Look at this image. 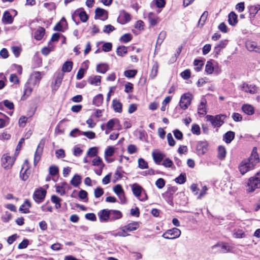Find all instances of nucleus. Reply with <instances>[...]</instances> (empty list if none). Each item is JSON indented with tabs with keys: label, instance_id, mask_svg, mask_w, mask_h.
<instances>
[{
	"label": "nucleus",
	"instance_id": "1",
	"mask_svg": "<svg viewBox=\"0 0 260 260\" xmlns=\"http://www.w3.org/2000/svg\"><path fill=\"white\" fill-rule=\"evenodd\" d=\"M246 187L247 193L253 192L256 189L260 188V172L248 179Z\"/></svg>",
	"mask_w": 260,
	"mask_h": 260
},
{
	"label": "nucleus",
	"instance_id": "2",
	"mask_svg": "<svg viewBox=\"0 0 260 260\" xmlns=\"http://www.w3.org/2000/svg\"><path fill=\"white\" fill-rule=\"evenodd\" d=\"M226 118L225 114H218L215 116L207 115L206 119L207 121H209L213 127H220L224 123Z\"/></svg>",
	"mask_w": 260,
	"mask_h": 260
},
{
	"label": "nucleus",
	"instance_id": "3",
	"mask_svg": "<svg viewBox=\"0 0 260 260\" xmlns=\"http://www.w3.org/2000/svg\"><path fill=\"white\" fill-rule=\"evenodd\" d=\"M78 17L80 18V20L82 22H86L89 18L88 15L84 10L83 8H80L75 10L72 15V18L76 24L79 23V22L76 20V18Z\"/></svg>",
	"mask_w": 260,
	"mask_h": 260
},
{
	"label": "nucleus",
	"instance_id": "4",
	"mask_svg": "<svg viewBox=\"0 0 260 260\" xmlns=\"http://www.w3.org/2000/svg\"><path fill=\"white\" fill-rule=\"evenodd\" d=\"M192 99V94L189 92L182 95L179 102V106L182 110H186L190 105Z\"/></svg>",
	"mask_w": 260,
	"mask_h": 260
},
{
	"label": "nucleus",
	"instance_id": "5",
	"mask_svg": "<svg viewBox=\"0 0 260 260\" xmlns=\"http://www.w3.org/2000/svg\"><path fill=\"white\" fill-rule=\"evenodd\" d=\"M254 167L247 159H244L240 163L238 169L241 174L244 175L248 171L253 170Z\"/></svg>",
	"mask_w": 260,
	"mask_h": 260
},
{
	"label": "nucleus",
	"instance_id": "6",
	"mask_svg": "<svg viewBox=\"0 0 260 260\" xmlns=\"http://www.w3.org/2000/svg\"><path fill=\"white\" fill-rule=\"evenodd\" d=\"M16 158L9 156L7 153L3 155L1 158L2 166L5 169H11L14 164Z\"/></svg>",
	"mask_w": 260,
	"mask_h": 260
},
{
	"label": "nucleus",
	"instance_id": "7",
	"mask_svg": "<svg viewBox=\"0 0 260 260\" xmlns=\"http://www.w3.org/2000/svg\"><path fill=\"white\" fill-rule=\"evenodd\" d=\"M47 194V191L42 187L35 190L32 198L37 204H40L44 200Z\"/></svg>",
	"mask_w": 260,
	"mask_h": 260
},
{
	"label": "nucleus",
	"instance_id": "8",
	"mask_svg": "<svg viewBox=\"0 0 260 260\" xmlns=\"http://www.w3.org/2000/svg\"><path fill=\"white\" fill-rule=\"evenodd\" d=\"M181 235V231L176 228L167 230L162 235V237L166 239H175Z\"/></svg>",
	"mask_w": 260,
	"mask_h": 260
},
{
	"label": "nucleus",
	"instance_id": "9",
	"mask_svg": "<svg viewBox=\"0 0 260 260\" xmlns=\"http://www.w3.org/2000/svg\"><path fill=\"white\" fill-rule=\"evenodd\" d=\"M209 144L207 141H200L197 142L196 151L199 155H203L208 151Z\"/></svg>",
	"mask_w": 260,
	"mask_h": 260
},
{
	"label": "nucleus",
	"instance_id": "10",
	"mask_svg": "<svg viewBox=\"0 0 260 260\" xmlns=\"http://www.w3.org/2000/svg\"><path fill=\"white\" fill-rule=\"evenodd\" d=\"M140 222L133 221L127 224L121 226L120 229L123 233H127L137 230L140 228Z\"/></svg>",
	"mask_w": 260,
	"mask_h": 260
},
{
	"label": "nucleus",
	"instance_id": "11",
	"mask_svg": "<svg viewBox=\"0 0 260 260\" xmlns=\"http://www.w3.org/2000/svg\"><path fill=\"white\" fill-rule=\"evenodd\" d=\"M45 142L44 141L41 140L39 143L34 156V165L35 166L40 160L41 156L43 153Z\"/></svg>",
	"mask_w": 260,
	"mask_h": 260
},
{
	"label": "nucleus",
	"instance_id": "12",
	"mask_svg": "<svg viewBox=\"0 0 260 260\" xmlns=\"http://www.w3.org/2000/svg\"><path fill=\"white\" fill-rule=\"evenodd\" d=\"M101 222H107L110 220V213L109 209H105L100 211L98 213Z\"/></svg>",
	"mask_w": 260,
	"mask_h": 260
},
{
	"label": "nucleus",
	"instance_id": "13",
	"mask_svg": "<svg viewBox=\"0 0 260 260\" xmlns=\"http://www.w3.org/2000/svg\"><path fill=\"white\" fill-rule=\"evenodd\" d=\"M250 163L255 167L259 162L258 154L257 152L256 147H254L252 150L250 157L247 159Z\"/></svg>",
	"mask_w": 260,
	"mask_h": 260
},
{
	"label": "nucleus",
	"instance_id": "14",
	"mask_svg": "<svg viewBox=\"0 0 260 260\" xmlns=\"http://www.w3.org/2000/svg\"><path fill=\"white\" fill-rule=\"evenodd\" d=\"M241 88L242 90L250 94H255L257 92V87L254 84H248L244 82L242 85Z\"/></svg>",
	"mask_w": 260,
	"mask_h": 260
},
{
	"label": "nucleus",
	"instance_id": "15",
	"mask_svg": "<svg viewBox=\"0 0 260 260\" xmlns=\"http://www.w3.org/2000/svg\"><path fill=\"white\" fill-rule=\"evenodd\" d=\"M2 21L5 24H11L14 22V18L8 11H5L3 14Z\"/></svg>",
	"mask_w": 260,
	"mask_h": 260
},
{
	"label": "nucleus",
	"instance_id": "16",
	"mask_svg": "<svg viewBox=\"0 0 260 260\" xmlns=\"http://www.w3.org/2000/svg\"><path fill=\"white\" fill-rule=\"evenodd\" d=\"M132 190L133 194L140 198V197L143 194V187L137 183H134L132 185Z\"/></svg>",
	"mask_w": 260,
	"mask_h": 260
},
{
	"label": "nucleus",
	"instance_id": "17",
	"mask_svg": "<svg viewBox=\"0 0 260 260\" xmlns=\"http://www.w3.org/2000/svg\"><path fill=\"white\" fill-rule=\"evenodd\" d=\"M31 207V204L28 199H25L23 204L20 206L19 211L22 213H29V208Z\"/></svg>",
	"mask_w": 260,
	"mask_h": 260
},
{
	"label": "nucleus",
	"instance_id": "18",
	"mask_svg": "<svg viewBox=\"0 0 260 260\" xmlns=\"http://www.w3.org/2000/svg\"><path fill=\"white\" fill-rule=\"evenodd\" d=\"M109 211L110 213V221H114L116 220L120 219L123 216V214H122V212L119 210H109Z\"/></svg>",
	"mask_w": 260,
	"mask_h": 260
},
{
	"label": "nucleus",
	"instance_id": "19",
	"mask_svg": "<svg viewBox=\"0 0 260 260\" xmlns=\"http://www.w3.org/2000/svg\"><path fill=\"white\" fill-rule=\"evenodd\" d=\"M131 20V16L130 14L125 11H123L120 15L119 22L122 24H124Z\"/></svg>",
	"mask_w": 260,
	"mask_h": 260
},
{
	"label": "nucleus",
	"instance_id": "20",
	"mask_svg": "<svg viewBox=\"0 0 260 260\" xmlns=\"http://www.w3.org/2000/svg\"><path fill=\"white\" fill-rule=\"evenodd\" d=\"M122 104L119 100H113L112 107L115 112L121 113L122 112Z\"/></svg>",
	"mask_w": 260,
	"mask_h": 260
},
{
	"label": "nucleus",
	"instance_id": "21",
	"mask_svg": "<svg viewBox=\"0 0 260 260\" xmlns=\"http://www.w3.org/2000/svg\"><path fill=\"white\" fill-rule=\"evenodd\" d=\"M235 133L233 131H228L223 136V140L226 143H230L235 138Z\"/></svg>",
	"mask_w": 260,
	"mask_h": 260
},
{
	"label": "nucleus",
	"instance_id": "22",
	"mask_svg": "<svg viewBox=\"0 0 260 260\" xmlns=\"http://www.w3.org/2000/svg\"><path fill=\"white\" fill-rule=\"evenodd\" d=\"M45 33V29L43 27H39L34 32V38L40 41L43 38Z\"/></svg>",
	"mask_w": 260,
	"mask_h": 260
},
{
	"label": "nucleus",
	"instance_id": "23",
	"mask_svg": "<svg viewBox=\"0 0 260 260\" xmlns=\"http://www.w3.org/2000/svg\"><path fill=\"white\" fill-rule=\"evenodd\" d=\"M228 22L232 25L235 26L238 23V16L234 12H231L228 16Z\"/></svg>",
	"mask_w": 260,
	"mask_h": 260
},
{
	"label": "nucleus",
	"instance_id": "24",
	"mask_svg": "<svg viewBox=\"0 0 260 260\" xmlns=\"http://www.w3.org/2000/svg\"><path fill=\"white\" fill-rule=\"evenodd\" d=\"M87 81L91 85L99 86L101 83V76H95L94 77H90L88 78Z\"/></svg>",
	"mask_w": 260,
	"mask_h": 260
},
{
	"label": "nucleus",
	"instance_id": "25",
	"mask_svg": "<svg viewBox=\"0 0 260 260\" xmlns=\"http://www.w3.org/2000/svg\"><path fill=\"white\" fill-rule=\"evenodd\" d=\"M148 20L150 25L152 26H154L157 24L159 18L157 16H154L153 13L150 12L148 14Z\"/></svg>",
	"mask_w": 260,
	"mask_h": 260
},
{
	"label": "nucleus",
	"instance_id": "26",
	"mask_svg": "<svg viewBox=\"0 0 260 260\" xmlns=\"http://www.w3.org/2000/svg\"><path fill=\"white\" fill-rule=\"evenodd\" d=\"M206 101L203 100L201 101L198 107V114L200 115H205L207 113L206 110Z\"/></svg>",
	"mask_w": 260,
	"mask_h": 260
},
{
	"label": "nucleus",
	"instance_id": "27",
	"mask_svg": "<svg viewBox=\"0 0 260 260\" xmlns=\"http://www.w3.org/2000/svg\"><path fill=\"white\" fill-rule=\"evenodd\" d=\"M177 188L172 187L169 189V190L166 192L165 196H168V199H167V201L170 205H173V194L176 191Z\"/></svg>",
	"mask_w": 260,
	"mask_h": 260
},
{
	"label": "nucleus",
	"instance_id": "28",
	"mask_svg": "<svg viewBox=\"0 0 260 260\" xmlns=\"http://www.w3.org/2000/svg\"><path fill=\"white\" fill-rule=\"evenodd\" d=\"M106 14L105 19H102V20L106 19L108 18L107 12L106 10L101 8H97L95 10V19L101 18L104 16L105 14Z\"/></svg>",
	"mask_w": 260,
	"mask_h": 260
},
{
	"label": "nucleus",
	"instance_id": "29",
	"mask_svg": "<svg viewBox=\"0 0 260 260\" xmlns=\"http://www.w3.org/2000/svg\"><path fill=\"white\" fill-rule=\"evenodd\" d=\"M158 70V63L155 61L152 67L151 71L149 75V77L151 79H154L157 75Z\"/></svg>",
	"mask_w": 260,
	"mask_h": 260
},
{
	"label": "nucleus",
	"instance_id": "30",
	"mask_svg": "<svg viewBox=\"0 0 260 260\" xmlns=\"http://www.w3.org/2000/svg\"><path fill=\"white\" fill-rule=\"evenodd\" d=\"M242 110L245 114L249 115H251L254 113V108L250 105H243L242 107Z\"/></svg>",
	"mask_w": 260,
	"mask_h": 260
},
{
	"label": "nucleus",
	"instance_id": "31",
	"mask_svg": "<svg viewBox=\"0 0 260 260\" xmlns=\"http://www.w3.org/2000/svg\"><path fill=\"white\" fill-rule=\"evenodd\" d=\"M103 100L104 98L103 94L101 93L98 94L93 98L92 104L95 106L99 107L102 104Z\"/></svg>",
	"mask_w": 260,
	"mask_h": 260
},
{
	"label": "nucleus",
	"instance_id": "32",
	"mask_svg": "<svg viewBox=\"0 0 260 260\" xmlns=\"http://www.w3.org/2000/svg\"><path fill=\"white\" fill-rule=\"evenodd\" d=\"M73 62L72 61H66L62 66V71L63 73L70 72L72 71Z\"/></svg>",
	"mask_w": 260,
	"mask_h": 260
},
{
	"label": "nucleus",
	"instance_id": "33",
	"mask_svg": "<svg viewBox=\"0 0 260 260\" xmlns=\"http://www.w3.org/2000/svg\"><path fill=\"white\" fill-rule=\"evenodd\" d=\"M152 155L153 160L156 164H159L165 157V155L160 152H153Z\"/></svg>",
	"mask_w": 260,
	"mask_h": 260
},
{
	"label": "nucleus",
	"instance_id": "34",
	"mask_svg": "<svg viewBox=\"0 0 260 260\" xmlns=\"http://www.w3.org/2000/svg\"><path fill=\"white\" fill-rule=\"evenodd\" d=\"M109 69V66L107 63H100L97 65L96 70L97 72L105 74Z\"/></svg>",
	"mask_w": 260,
	"mask_h": 260
},
{
	"label": "nucleus",
	"instance_id": "35",
	"mask_svg": "<svg viewBox=\"0 0 260 260\" xmlns=\"http://www.w3.org/2000/svg\"><path fill=\"white\" fill-rule=\"evenodd\" d=\"M51 202L55 204V208L56 209H58L61 208V203L60 202L62 201V199L56 195H52L51 197Z\"/></svg>",
	"mask_w": 260,
	"mask_h": 260
},
{
	"label": "nucleus",
	"instance_id": "36",
	"mask_svg": "<svg viewBox=\"0 0 260 260\" xmlns=\"http://www.w3.org/2000/svg\"><path fill=\"white\" fill-rule=\"evenodd\" d=\"M32 91V88L29 86L28 84H25L24 87L23 95L22 96V99H26L28 96H29Z\"/></svg>",
	"mask_w": 260,
	"mask_h": 260
},
{
	"label": "nucleus",
	"instance_id": "37",
	"mask_svg": "<svg viewBox=\"0 0 260 260\" xmlns=\"http://www.w3.org/2000/svg\"><path fill=\"white\" fill-rule=\"evenodd\" d=\"M81 183V177L77 174L74 176L70 183L75 187L78 186Z\"/></svg>",
	"mask_w": 260,
	"mask_h": 260
},
{
	"label": "nucleus",
	"instance_id": "38",
	"mask_svg": "<svg viewBox=\"0 0 260 260\" xmlns=\"http://www.w3.org/2000/svg\"><path fill=\"white\" fill-rule=\"evenodd\" d=\"M212 61L213 60L212 59L207 61L205 66V72L208 74H211L214 72V67Z\"/></svg>",
	"mask_w": 260,
	"mask_h": 260
},
{
	"label": "nucleus",
	"instance_id": "39",
	"mask_svg": "<svg viewBox=\"0 0 260 260\" xmlns=\"http://www.w3.org/2000/svg\"><path fill=\"white\" fill-rule=\"evenodd\" d=\"M120 124L119 120L117 118H113L110 119L107 123L106 126L108 129L111 130L113 129L115 124Z\"/></svg>",
	"mask_w": 260,
	"mask_h": 260
},
{
	"label": "nucleus",
	"instance_id": "40",
	"mask_svg": "<svg viewBox=\"0 0 260 260\" xmlns=\"http://www.w3.org/2000/svg\"><path fill=\"white\" fill-rule=\"evenodd\" d=\"M218 157L220 159H222L225 157L226 151L225 148L223 146H219L218 148Z\"/></svg>",
	"mask_w": 260,
	"mask_h": 260
},
{
	"label": "nucleus",
	"instance_id": "41",
	"mask_svg": "<svg viewBox=\"0 0 260 260\" xmlns=\"http://www.w3.org/2000/svg\"><path fill=\"white\" fill-rule=\"evenodd\" d=\"M127 52V48L124 46H119L116 49V53L118 56H123Z\"/></svg>",
	"mask_w": 260,
	"mask_h": 260
},
{
	"label": "nucleus",
	"instance_id": "42",
	"mask_svg": "<svg viewBox=\"0 0 260 260\" xmlns=\"http://www.w3.org/2000/svg\"><path fill=\"white\" fill-rule=\"evenodd\" d=\"M93 166H99L100 167H104L105 164L103 163L102 158L100 156H96L92 161Z\"/></svg>",
	"mask_w": 260,
	"mask_h": 260
},
{
	"label": "nucleus",
	"instance_id": "43",
	"mask_svg": "<svg viewBox=\"0 0 260 260\" xmlns=\"http://www.w3.org/2000/svg\"><path fill=\"white\" fill-rule=\"evenodd\" d=\"M208 15V12L207 11H204L203 12V13L202 14V16H201L200 19H199V22H198L199 26L200 25L201 27H202L204 25V24L206 21V19L207 18Z\"/></svg>",
	"mask_w": 260,
	"mask_h": 260
},
{
	"label": "nucleus",
	"instance_id": "44",
	"mask_svg": "<svg viewBox=\"0 0 260 260\" xmlns=\"http://www.w3.org/2000/svg\"><path fill=\"white\" fill-rule=\"evenodd\" d=\"M175 182L177 183L182 184L184 183L186 181V177L185 173H181L180 175L175 178Z\"/></svg>",
	"mask_w": 260,
	"mask_h": 260
},
{
	"label": "nucleus",
	"instance_id": "45",
	"mask_svg": "<svg viewBox=\"0 0 260 260\" xmlns=\"http://www.w3.org/2000/svg\"><path fill=\"white\" fill-rule=\"evenodd\" d=\"M138 167L141 169H145L148 168V162L143 158H139L138 160Z\"/></svg>",
	"mask_w": 260,
	"mask_h": 260
},
{
	"label": "nucleus",
	"instance_id": "46",
	"mask_svg": "<svg viewBox=\"0 0 260 260\" xmlns=\"http://www.w3.org/2000/svg\"><path fill=\"white\" fill-rule=\"evenodd\" d=\"M137 73V70H126L124 72V75L128 78L134 77Z\"/></svg>",
	"mask_w": 260,
	"mask_h": 260
},
{
	"label": "nucleus",
	"instance_id": "47",
	"mask_svg": "<svg viewBox=\"0 0 260 260\" xmlns=\"http://www.w3.org/2000/svg\"><path fill=\"white\" fill-rule=\"evenodd\" d=\"M193 64L197 67L195 68V70L197 72L200 71L204 65V62L202 60L200 59H195L193 61Z\"/></svg>",
	"mask_w": 260,
	"mask_h": 260
},
{
	"label": "nucleus",
	"instance_id": "48",
	"mask_svg": "<svg viewBox=\"0 0 260 260\" xmlns=\"http://www.w3.org/2000/svg\"><path fill=\"white\" fill-rule=\"evenodd\" d=\"M233 235L235 238L238 239L244 238L245 236L244 231L241 229L235 230Z\"/></svg>",
	"mask_w": 260,
	"mask_h": 260
},
{
	"label": "nucleus",
	"instance_id": "49",
	"mask_svg": "<svg viewBox=\"0 0 260 260\" xmlns=\"http://www.w3.org/2000/svg\"><path fill=\"white\" fill-rule=\"evenodd\" d=\"M31 76H32L35 79V82L38 83H39L42 78V73L39 71L34 72L31 74Z\"/></svg>",
	"mask_w": 260,
	"mask_h": 260
},
{
	"label": "nucleus",
	"instance_id": "50",
	"mask_svg": "<svg viewBox=\"0 0 260 260\" xmlns=\"http://www.w3.org/2000/svg\"><path fill=\"white\" fill-rule=\"evenodd\" d=\"M249 10L251 15H255L260 10V5L251 6L249 7Z\"/></svg>",
	"mask_w": 260,
	"mask_h": 260
},
{
	"label": "nucleus",
	"instance_id": "51",
	"mask_svg": "<svg viewBox=\"0 0 260 260\" xmlns=\"http://www.w3.org/2000/svg\"><path fill=\"white\" fill-rule=\"evenodd\" d=\"M49 172L50 175L54 176L59 173V169L57 166L52 165L49 167Z\"/></svg>",
	"mask_w": 260,
	"mask_h": 260
},
{
	"label": "nucleus",
	"instance_id": "52",
	"mask_svg": "<svg viewBox=\"0 0 260 260\" xmlns=\"http://www.w3.org/2000/svg\"><path fill=\"white\" fill-rule=\"evenodd\" d=\"M181 77L184 80H187L191 77V71L189 69H186L180 74Z\"/></svg>",
	"mask_w": 260,
	"mask_h": 260
},
{
	"label": "nucleus",
	"instance_id": "53",
	"mask_svg": "<svg viewBox=\"0 0 260 260\" xmlns=\"http://www.w3.org/2000/svg\"><path fill=\"white\" fill-rule=\"evenodd\" d=\"M113 190L114 192L117 195L123 194L124 193V190L120 184H117L114 187Z\"/></svg>",
	"mask_w": 260,
	"mask_h": 260
},
{
	"label": "nucleus",
	"instance_id": "54",
	"mask_svg": "<svg viewBox=\"0 0 260 260\" xmlns=\"http://www.w3.org/2000/svg\"><path fill=\"white\" fill-rule=\"evenodd\" d=\"M132 39V37L131 34H125L121 37L120 41L122 42L126 43L131 41Z\"/></svg>",
	"mask_w": 260,
	"mask_h": 260
},
{
	"label": "nucleus",
	"instance_id": "55",
	"mask_svg": "<svg viewBox=\"0 0 260 260\" xmlns=\"http://www.w3.org/2000/svg\"><path fill=\"white\" fill-rule=\"evenodd\" d=\"M63 77H64V73L63 72L62 73H58L57 75V77H56V80L55 81V85L57 84V88L59 86V85H60L61 82H62V80L63 78Z\"/></svg>",
	"mask_w": 260,
	"mask_h": 260
},
{
	"label": "nucleus",
	"instance_id": "56",
	"mask_svg": "<svg viewBox=\"0 0 260 260\" xmlns=\"http://www.w3.org/2000/svg\"><path fill=\"white\" fill-rule=\"evenodd\" d=\"M122 167L121 166H119L117 167L114 174V176L116 180H119L122 178L123 176L122 175Z\"/></svg>",
	"mask_w": 260,
	"mask_h": 260
},
{
	"label": "nucleus",
	"instance_id": "57",
	"mask_svg": "<svg viewBox=\"0 0 260 260\" xmlns=\"http://www.w3.org/2000/svg\"><path fill=\"white\" fill-rule=\"evenodd\" d=\"M191 132L193 134L199 135L201 133V129L199 125L197 124H193L191 126Z\"/></svg>",
	"mask_w": 260,
	"mask_h": 260
},
{
	"label": "nucleus",
	"instance_id": "58",
	"mask_svg": "<svg viewBox=\"0 0 260 260\" xmlns=\"http://www.w3.org/2000/svg\"><path fill=\"white\" fill-rule=\"evenodd\" d=\"M112 44L110 42L105 43L102 46V50L104 52H109L112 50Z\"/></svg>",
	"mask_w": 260,
	"mask_h": 260
},
{
	"label": "nucleus",
	"instance_id": "59",
	"mask_svg": "<svg viewBox=\"0 0 260 260\" xmlns=\"http://www.w3.org/2000/svg\"><path fill=\"white\" fill-rule=\"evenodd\" d=\"M165 180L161 178L158 179L155 182V185L159 189L162 188L165 186Z\"/></svg>",
	"mask_w": 260,
	"mask_h": 260
},
{
	"label": "nucleus",
	"instance_id": "60",
	"mask_svg": "<svg viewBox=\"0 0 260 260\" xmlns=\"http://www.w3.org/2000/svg\"><path fill=\"white\" fill-rule=\"evenodd\" d=\"M27 118L25 116H21L18 120V125L20 127H24L27 122Z\"/></svg>",
	"mask_w": 260,
	"mask_h": 260
},
{
	"label": "nucleus",
	"instance_id": "61",
	"mask_svg": "<svg viewBox=\"0 0 260 260\" xmlns=\"http://www.w3.org/2000/svg\"><path fill=\"white\" fill-rule=\"evenodd\" d=\"M168 144L170 146H174L176 144V141L174 140L171 133H168L167 135Z\"/></svg>",
	"mask_w": 260,
	"mask_h": 260
},
{
	"label": "nucleus",
	"instance_id": "62",
	"mask_svg": "<svg viewBox=\"0 0 260 260\" xmlns=\"http://www.w3.org/2000/svg\"><path fill=\"white\" fill-rule=\"evenodd\" d=\"M127 150L129 154H132L137 152L138 149L136 145L134 144H130L127 146Z\"/></svg>",
	"mask_w": 260,
	"mask_h": 260
},
{
	"label": "nucleus",
	"instance_id": "63",
	"mask_svg": "<svg viewBox=\"0 0 260 260\" xmlns=\"http://www.w3.org/2000/svg\"><path fill=\"white\" fill-rule=\"evenodd\" d=\"M115 152L114 148L112 146H109L105 152V156H112Z\"/></svg>",
	"mask_w": 260,
	"mask_h": 260
},
{
	"label": "nucleus",
	"instance_id": "64",
	"mask_svg": "<svg viewBox=\"0 0 260 260\" xmlns=\"http://www.w3.org/2000/svg\"><path fill=\"white\" fill-rule=\"evenodd\" d=\"M104 194V190L101 187H97L94 189V194L96 198L101 197Z\"/></svg>",
	"mask_w": 260,
	"mask_h": 260
}]
</instances>
